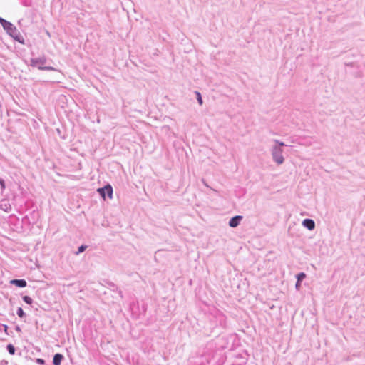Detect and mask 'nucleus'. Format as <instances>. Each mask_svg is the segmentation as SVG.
<instances>
[{
    "label": "nucleus",
    "instance_id": "nucleus-1",
    "mask_svg": "<svg viewBox=\"0 0 365 365\" xmlns=\"http://www.w3.org/2000/svg\"><path fill=\"white\" fill-rule=\"evenodd\" d=\"M0 23L2 25L3 28L7 31V33L11 36L15 40L19 42L23 43V41H21V37L18 33V31L11 22L7 21L3 18L0 17Z\"/></svg>",
    "mask_w": 365,
    "mask_h": 365
},
{
    "label": "nucleus",
    "instance_id": "nucleus-2",
    "mask_svg": "<svg viewBox=\"0 0 365 365\" xmlns=\"http://www.w3.org/2000/svg\"><path fill=\"white\" fill-rule=\"evenodd\" d=\"M45 63H46V59L44 58H34V59L31 60V66L32 67H36L40 70H47V71H53L54 70V68L53 67L43 66Z\"/></svg>",
    "mask_w": 365,
    "mask_h": 365
},
{
    "label": "nucleus",
    "instance_id": "nucleus-3",
    "mask_svg": "<svg viewBox=\"0 0 365 365\" xmlns=\"http://www.w3.org/2000/svg\"><path fill=\"white\" fill-rule=\"evenodd\" d=\"M97 191L103 198V200H106V195H108L109 199H112L113 197V188L110 185H107L103 187L98 188Z\"/></svg>",
    "mask_w": 365,
    "mask_h": 365
},
{
    "label": "nucleus",
    "instance_id": "nucleus-4",
    "mask_svg": "<svg viewBox=\"0 0 365 365\" xmlns=\"http://www.w3.org/2000/svg\"><path fill=\"white\" fill-rule=\"evenodd\" d=\"M282 150L281 149H275L273 152L274 160L278 164H282L284 162V158L282 155Z\"/></svg>",
    "mask_w": 365,
    "mask_h": 365
},
{
    "label": "nucleus",
    "instance_id": "nucleus-5",
    "mask_svg": "<svg viewBox=\"0 0 365 365\" xmlns=\"http://www.w3.org/2000/svg\"><path fill=\"white\" fill-rule=\"evenodd\" d=\"M242 218V217L240 215L232 217L229 222V225L232 227H236L240 224Z\"/></svg>",
    "mask_w": 365,
    "mask_h": 365
},
{
    "label": "nucleus",
    "instance_id": "nucleus-6",
    "mask_svg": "<svg viewBox=\"0 0 365 365\" xmlns=\"http://www.w3.org/2000/svg\"><path fill=\"white\" fill-rule=\"evenodd\" d=\"M302 224L304 226H305L309 230H313L315 227L314 222L311 219H305L303 221Z\"/></svg>",
    "mask_w": 365,
    "mask_h": 365
},
{
    "label": "nucleus",
    "instance_id": "nucleus-7",
    "mask_svg": "<svg viewBox=\"0 0 365 365\" xmlns=\"http://www.w3.org/2000/svg\"><path fill=\"white\" fill-rule=\"evenodd\" d=\"M11 283L19 287H25L26 286V282L24 279H13L11 281Z\"/></svg>",
    "mask_w": 365,
    "mask_h": 365
},
{
    "label": "nucleus",
    "instance_id": "nucleus-8",
    "mask_svg": "<svg viewBox=\"0 0 365 365\" xmlns=\"http://www.w3.org/2000/svg\"><path fill=\"white\" fill-rule=\"evenodd\" d=\"M63 356L61 354H56L53 359V363L54 365H60Z\"/></svg>",
    "mask_w": 365,
    "mask_h": 365
},
{
    "label": "nucleus",
    "instance_id": "nucleus-9",
    "mask_svg": "<svg viewBox=\"0 0 365 365\" xmlns=\"http://www.w3.org/2000/svg\"><path fill=\"white\" fill-rule=\"evenodd\" d=\"M7 349L10 354L14 355L15 354V348L12 344H9Z\"/></svg>",
    "mask_w": 365,
    "mask_h": 365
},
{
    "label": "nucleus",
    "instance_id": "nucleus-10",
    "mask_svg": "<svg viewBox=\"0 0 365 365\" xmlns=\"http://www.w3.org/2000/svg\"><path fill=\"white\" fill-rule=\"evenodd\" d=\"M23 299L28 304H31L32 302H33L32 299L30 297H29V296H24L23 297Z\"/></svg>",
    "mask_w": 365,
    "mask_h": 365
},
{
    "label": "nucleus",
    "instance_id": "nucleus-11",
    "mask_svg": "<svg viewBox=\"0 0 365 365\" xmlns=\"http://www.w3.org/2000/svg\"><path fill=\"white\" fill-rule=\"evenodd\" d=\"M17 314L19 317L23 318L25 316V314L22 309V308L19 307L17 310Z\"/></svg>",
    "mask_w": 365,
    "mask_h": 365
},
{
    "label": "nucleus",
    "instance_id": "nucleus-12",
    "mask_svg": "<svg viewBox=\"0 0 365 365\" xmlns=\"http://www.w3.org/2000/svg\"><path fill=\"white\" fill-rule=\"evenodd\" d=\"M195 94L197 96V101L199 102V104L200 105H202V96H201V94L200 93V92L198 91H196L195 92Z\"/></svg>",
    "mask_w": 365,
    "mask_h": 365
},
{
    "label": "nucleus",
    "instance_id": "nucleus-13",
    "mask_svg": "<svg viewBox=\"0 0 365 365\" xmlns=\"http://www.w3.org/2000/svg\"><path fill=\"white\" fill-rule=\"evenodd\" d=\"M306 277V274L303 272L302 273H299L298 275H297V279L298 281H301L302 279H304Z\"/></svg>",
    "mask_w": 365,
    "mask_h": 365
},
{
    "label": "nucleus",
    "instance_id": "nucleus-14",
    "mask_svg": "<svg viewBox=\"0 0 365 365\" xmlns=\"http://www.w3.org/2000/svg\"><path fill=\"white\" fill-rule=\"evenodd\" d=\"M86 247H87L85 245H81V247H79L77 254L83 252L86 249Z\"/></svg>",
    "mask_w": 365,
    "mask_h": 365
},
{
    "label": "nucleus",
    "instance_id": "nucleus-15",
    "mask_svg": "<svg viewBox=\"0 0 365 365\" xmlns=\"http://www.w3.org/2000/svg\"><path fill=\"white\" fill-rule=\"evenodd\" d=\"M0 185L2 190L5 189V182L3 180L0 179Z\"/></svg>",
    "mask_w": 365,
    "mask_h": 365
},
{
    "label": "nucleus",
    "instance_id": "nucleus-16",
    "mask_svg": "<svg viewBox=\"0 0 365 365\" xmlns=\"http://www.w3.org/2000/svg\"><path fill=\"white\" fill-rule=\"evenodd\" d=\"M4 205L6 206V208H4V210L7 212L8 210H9L11 209V206L9 204H8L7 202H5Z\"/></svg>",
    "mask_w": 365,
    "mask_h": 365
},
{
    "label": "nucleus",
    "instance_id": "nucleus-17",
    "mask_svg": "<svg viewBox=\"0 0 365 365\" xmlns=\"http://www.w3.org/2000/svg\"><path fill=\"white\" fill-rule=\"evenodd\" d=\"M299 282H300V281H297V284H296V287H297V289H299V287H300V283H299Z\"/></svg>",
    "mask_w": 365,
    "mask_h": 365
},
{
    "label": "nucleus",
    "instance_id": "nucleus-18",
    "mask_svg": "<svg viewBox=\"0 0 365 365\" xmlns=\"http://www.w3.org/2000/svg\"><path fill=\"white\" fill-rule=\"evenodd\" d=\"M8 329V327L6 325L4 326V331H6Z\"/></svg>",
    "mask_w": 365,
    "mask_h": 365
},
{
    "label": "nucleus",
    "instance_id": "nucleus-19",
    "mask_svg": "<svg viewBox=\"0 0 365 365\" xmlns=\"http://www.w3.org/2000/svg\"><path fill=\"white\" fill-rule=\"evenodd\" d=\"M3 205H3V204H1V207L2 209L6 208V206L4 205V207H3Z\"/></svg>",
    "mask_w": 365,
    "mask_h": 365
}]
</instances>
